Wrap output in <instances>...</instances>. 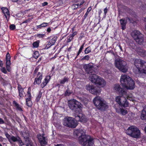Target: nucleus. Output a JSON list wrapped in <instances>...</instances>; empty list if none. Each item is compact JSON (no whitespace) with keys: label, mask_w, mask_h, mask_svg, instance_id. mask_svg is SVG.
<instances>
[{"label":"nucleus","mask_w":146,"mask_h":146,"mask_svg":"<svg viewBox=\"0 0 146 146\" xmlns=\"http://www.w3.org/2000/svg\"><path fill=\"white\" fill-rule=\"evenodd\" d=\"M94 67L93 64L92 63L85 64L83 66V69L85 72L87 74H91L89 77L90 80L91 82L100 87L104 86L106 84L105 80L100 77L93 74Z\"/></svg>","instance_id":"1"},{"label":"nucleus","mask_w":146,"mask_h":146,"mask_svg":"<svg viewBox=\"0 0 146 146\" xmlns=\"http://www.w3.org/2000/svg\"><path fill=\"white\" fill-rule=\"evenodd\" d=\"M90 58V56L89 55H86L83 56L81 59V60L82 61L84 60L88 61Z\"/></svg>","instance_id":"34"},{"label":"nucleus","mask_w":146,"mask_h":146,"mask_svg":"<svg viewBox=\"0 0 146 146\" xmlns=\"http://www.w3.org/2000/svg\"><path fill=\"white\" fill-rule=\"evenodd\" d=\"M10 29L11 30H13L16 28V26L14 24L11 25L9 26Z\"/></svg>","instance_id":"46"},{"label":"nucleus","mask_w":146,"mask_h":146,"mask_svg":"<svg viewBox=\"0 0 146 146\" xmlns=\"http://www.w3.org/2000/svg\"><path fill=\"white\" fill-rule=\"evenodd\" d=\"M43 74L42 72H38L37 74L36 77L35 78L34 83V84H39L41 82Z\"/></svg>","instance_id":"17"},{"label":"nucleus","mask_w":146,"mask_h":146,"mask_svg":"<svg viewBox=\"0 0 146 146\" xmlns=\"http://www.w3.org/2000/svg\"><path fill=\"white\" fill-rule=\"evenodd\" d=\"M47 82H45L43 81L40 84V87L42 88H43L47 84Z\"/></svg>","instance_id":"45"},{"label":"nucleus","mask_w":146,"mask_h":146,"mask_svg":"<svg viewBox=\"0 0 146 146\" xmlns=\"http://www.w3.org/2000/svg\"><path fill=\"white\" fill-rule=\"evenodd\" d=\"M57 39V36H54L49 41L53 45H54Z\"/></svg>","instance_id":"29"},{"label":"nucleus","mask_w":146,"mask_h":146,"mask_svg":"<svg viewBox=\"0 0 146 146\" xmlns=\"http://www.w3.org/2000/svg\"><path fill=\"white\" fill-rule=\"evenodd\" d=\"M13 104L14 106L16 108L17 110L21 111H23V110L21 108L20 106L19 105L15 100L13 101Z\"/></svg>","instance_id":"25"},{"label":"nucleus","mask_w":146,"mask_h":146,"mask_svg":"<svg viewBox=\"0 0 146 146\" xmlns=\"http://www.w3.org/2000/svg\"><path fill=\"white\" fill-rule=\"evenodd\" d=\"M115 66L119 70L125 73L127 71L128 69L127 63L124 61L119 59L116 62Z\"/></svg>","instance_id":"8"},{"label":"nucleus","mask_w":146,"mask_h":146,"mask_svg":"<svg viewBox=\"0 0 146 146\" xmlns=\"http://www.w3.org/2000/svg\"><path fill=\"white\" fill-rule=\"evenodd\" d=\"M77 34V32L76 31L74 32L72 34H70V36H72L73 38Z\"/></svg>","instance_id":"53"},{"label":"nucleus","mask_w":146,"mask_h":146,"mask_svg":"<svg viewBox=\"0 0 146 146\" xmlns=\"http://www.w3.org/2000/svg\"><path fill=\"white\" fill-rule=\"evenodd\" d=\"M75 119L77 122L80 121L82 122L86 123L87 121L86 117L82 113V112L75 114Z\"/></svg>","instance_id":"16"},{"label":"nucleus","mask_w":146,"mask_h":146,"mask_svg":"<svg viewBox=\"0 0 146 146\" xmlns=\"http://www.w3.org/2000/svg\"><path fill=\"white\" fill-rule=\"evenodd\" d=\"M27 97H28L27 98H31V92H27Z\"/></svg>","instance_id":"56"},{"label":"nucleus","mask_w":146,"mask_h":146,"mask_svg":"<svg viewBox=\"0 0 146 146\" xmlns=\"http://www.w3.org/2000/svg\"><path fill=\"white\" fill-rule=\"evenodd\" d=\"M137 52L142 56L145 57L146 56V51L145 50L140 49L139 51H138Z\"/></svg>","instance_id":"28"},{"label":"nucleus","mask_w":146,"mask_h":146,"mask_svg":"<svg viewBox=\"0 0 146 146\" xmlns=\"http://www.w3.org/2000/svg\"><path fill=\"white\" fill-rule=\"evenodd\" d=\"M5 135L8 139H10V137H11V136L8 133L5 134Z\"/></svg>","instance_id":"57"},{"label":"nucleus","mask_w":146,"mask_h":146,"mask_svg":"<svg viewBox=\"0 0 146 146\" xmlns=\"http://www.w3.org/2000/svg\"><path fill=\"white\" fill-rule=\"evenodd\" d=\"M49 23L44 22L39 25H36V29L35 30L36 31L38 29H41L43 27H46L49 25Z\"/></svg>","instance_id":"23"},{"label":"nucleus","mask_w":146,"mask_h":146,"mask_svg":"<svg viewBox=\"0 0 146 146\" xmlns=\"http://www.w3.org/2000/svg\"><path fill=\"white\" fill-rule=\"evenodd\" d=\"M93 103L98 110L105 111L108 108V103L104 100L99 96H96L94 98Z\"/></svg>","instance_id":"3"},{"label":"nucleus","mask_w":146,"mask_h":146,"mask_svg":"<svg viewBox=\"0 0 146 146\" xmlns=\"http://www.w3.org/2000/svg\"><path fill=\"white\" fill-rule=\"evenodd\" d=\"M6 69L7 71L9 72H10L11 70V68L10 66H6Z\"/></svg>","instance_id":"55"},{"label":"nucleus","mask_w":146,"mask_h":146,"mask_svg":"<svg viewBox=\"0 0 146 146\" xmlns=\"http://www.w3.org/2000/svg\"><path fill=\"white\" fill-rule=\"evenodd\" d=\"M10 139L12 141L14 142L17 141L20 144L23 143V142L21 138L20 137L18 136L15 137L14 136H12L10 137Z\"/></svg>","instance_id":"21"},{"label":"nucleus","mask_w":146,"mask_h":146,"mask_svg":"<svg viewBox=\"0 0 146 146\" xmlns=\"http://www.w3.org/2000/svg\"><path fill=\"white\" fill-rule=\"evenodd\" d=\"M46 36L45 34H38L37 35V36L40 38H43Z\"/></svg>","instance_id":"51"},{"label":"nucleus","mask_w":146,"mask_h":146,"mask_svg":"<svg viewBox=\"0 0 146 146\" xmlns=\"http://www.w3.org/2000/svg\"><path fill=\"white\" fill-rule=\"evenodd\" d=\"M52 45H53L51 44L50 42L48 41V43L44 48V49H47Z\"/></svg>","instance_id":"41"},{"label":"nucleus","mask_w":146,"mask_h":146,"mask_svg":"<svg viewBox=\"0 0 146 146\" xmlns=\"http://www.w3.org/2000/svg\"><path fill=\"white\" fill-rule=\"evenodd\" d=\"M133 37L139 44H141L143 42V35L139 31H135Z\"/></svg>","instance_id":"12"},{"label":"nucleus","mask_w":146,"mask_h":146,"mask_svg":"<svg viewBox=\"0 0 146 146\" xmlns=\"http://www.w3.org/2000/svg\"><path fill=\"white\" fill-rule=\"evenodd\" d=\"M39 41H37L34 42L33 44V47L34 48H37L39 46Z\"/></svg>","instance_id":"40"},{"label":"nucleus","mask_w":146,"mask_h":146,"mask_svg":"<svg viewBox=\"0 0 146 146\" xmlns=\"http://www.w3.org/2000/svg\"><path fill=\"white\" fill-rule=\"evenodd\" d=\"M11 56L9 52H7L6 56V66H10L11 65L10 61Z\"/></svg>","instance_id":"22"},{"label":"nucleus","mask_w":146,"mask_h":146,"mask_svg":"<svg viewBox=\"0 0 146 146\" xmlns=\"http://www.w3.org/2000/svg\"><path fill=\"white\" fill-rule=\"evenodd\" d=\"M127 100H130V101H133V98L132 97H130L129 96H127Z\"/></svg>","instance_id":"58"},{"label":"nucleus","mask_w":146,"mask_h":146,"mask_svg":"<svg viewBox=\"0 0 146 146\" xmlns=\"http://www.w3.org/2000/svg\"><path fill=\"white\" fill-rule=\"evenodd\" d=\"M48 4V3L46 2H44L43 3H42V6L44 7V6H46Z\"/></svg>","instance_id":"59"},{"label":"nucleus","mask_w":146,"mask_h":146,"mask_svg":"<svg viewBox=\"0 0 146 146\" xmlns=\"http://www.w3.org/2000/svg\"><path fill=\"white\" fill-rule=\"evenodd\" d=\"M79 143L83 146H92L94 144V139L91 136L87 135Z\"/></svg>","instance_id":"9"},{"label":"nucleus","mask_w":146,"mask_h":146,"mask_svg":"<svg viewBox=\"0 0 146 146\" xmlns=\"http://www.w3.org/2000/svg\"><path fill=\"white\" fill-rule=\"evenodd\" d=\"M114 89L117 94L122 96H127V94L126 90L124 89L121 88L119 84H115Z\"/></svg>","instance_id":"15"},{"label":"nucleus","mask_w":146,"mask_h":146,"mask_svg":"<svg viewBox=\"0 0 146 146\" xmlns=\"http://www.w3.org/2000/svg\"><path fill=\"white\" fill-rule=\"evenodd\" d=\"M91 9H92L91 7H89L88 8V9L87 10V11L88 12V13H89L91 10Z\"/></svg>","instance_id":"63"},{"label":"nucleus","mask_w":146,"mask_h":146,"mask_svg":"<svg viewBox=\"0 0 146 146\" xmlns=\"http://www.w3.org/2000/svg\"><path fill=\"white\" fill-rule=\"evenodd\" d=\"M79 4L78 3L77 4H74L72 5V7L74 9H76L78 8L79 7Z\"/></svg>","instance_id":"47"},{"label":"nucleus","mask_w":146,"mask_h":146,"mask_svg":"<svg viewBox=\"0 0 146 146\" xmlns=\"http://www.w3.org/2000/svg\"><path fill=\"white\" fill-rule=\"evenodd\" d=\"M1 71L5 74H6L7 73V71L5 68L3 67L1 68Z\"/></svg>","instance_id":"48"},{"label":"nucleus","mask_w":146,"mask_h":146,"mask_svg":"<svg viewBox=\"0 0 146 146\" xmlns=\"http://www.w3.org/2000/svg\"><path fill=\"white\" fill-rule=\"evenodd\" d=\"M120 111L121 113L123 115H126L127 113V111L126 110L123 108H120Z\"/></svg>","instance_id":"39"},{"label":"nucleus","mask_w":146,"mask_h":146,"mask_svg":"<svg viewBox=\"0 0 146 146\" xmlns=\"http://www.w3.org/2000/svg\"><path fill=\"white\" fill-rule=\"evenodd\" d=\"M39 56V54L38 51H35L34 52L33 56L34 58L36 59Z\"/></svg>","instance_id":"35"},{"label":"nucleus","mask_w":146,"mask_h":146,"mask_svg":"<svg viewBox=\"0 0 146 146\" xmlns=\"http://www.w3.org/2000/svg\"><path fill=\"white\" fill-rule=\"evenodd\" d=\"M26 105L29 107H32L33 105V103L31 101V98H27L26 99Z\"/></svg>","instance_id":"26"},{"label":"nucleus","mask_w":146,"mask_h":146,"mask_svg":"<svg viewBox=\"0 0 146 146\" xmlns=\"http://www.w3.org/2000/svg\"><path fill=\"white\" fill-rule=\"evenodd\" d=\"M68 79L67 77H64L63 80L60 81V84H64L65 82L68 81Z\"/></svg>","instance_id":"38"},{"label":"nucleus","mask_w":146,"mask_h":146,"mask_svg":"<svg viewBox=\"0 0 146 146\" xmlns=\"http://www.w3.org/2000/svg\"><path fill=\"white\" fill-rule=\"evenodd\" d=\"M120 81L123 87L127 89L133 90L135 88V82L129 76L125 74L121 76Z\"/></svg>","instance_id":"2"},{"label":"nucleus","mask_w":146,"mask_h":146,"mask_svg":"<svg viewBox=\"0 0 146 146\" xmlns=\"http://www.w3.org/2000/svg\"><path fill=\"white\" fill-rule=\"evenodd\" d=\"M140 118L142 120H146V107L142 110Z\"/></svg>","instance_id":"24"},{"label":"nucleus","mask_w":146,"mask_h":146,"mask_svg":"<svg viewBox=\"0 0 146 146\" xmlns=\"http://www.w3.org/2000/svg\"><path fill=\"white\" fill-rule=\"evenodd\" d=\"M39 68L38 66H37V67H36L33 72L34 74H36L38 72L39 69Z\"/></svg>","instance_id":"50"},{"label":"nucleus","mask_w":146,"mask_h":146,"mask_svg":"<svg viewBox=\"0 0 146 146\" xmlns=\"http://www.w3.org/2000/svg\"><path fill=\"white\" fill-rule=\"evenodd\" d=\"M4 123V121L0 117V124H3Z\"/></svg>","instance_id":"60"},{"label":"nucleus","mask_w":146,"mask_h":146,"mask_svg":"<svg viewBox=\"0 0 146 146\" xmlns=\"http://www.w3.org/2000/svg\"><path fill=\"white\" fill-rule=\"evenodd\" d=\"M42 93L40 91L39 92L38 94L36 97L35 100L37 102H38L42 97Z\"/></svg>","instance_id":"31"},{"label":"nucleus","mask_w":146,"mask_h":146,"mask_svg":"<svg viewBox=\"0 0 146 146\" xmlns=\"http://www.w3.org/2000/svg\"><path fill=\"white\" fill-rule=\"evenodd\" d=\"M51 79V77L50 75H48L46 76L44 80V81L45 82H47V84H48L50 81Z\"/></svg>","instance_id":"37"},{"label":"nucleus","mask_w":146,"mask_h":146,"mask_svg":"<svg viewBox=\"0 0 146 146\" xmlns=\"http://www.w3.org/2000/svg\"><path fill=\"white\" fill-rule=\"evenodd\" d=\"M115 101L119 104L120 108H125L129 106V103L125 96L124 97L117 96L115 98Z\"/></svg>","instance_id":"10"},{"label":"nucleus","mask_w":146,"mask_h":146,"mask_svg":"<svg viewBox=\"0 0 146 146\" xmlns=\"http://www.w3.org/2000/svg\"><path fill=\"white\" fill-rule=\"evenodd\" d=\"M73 38L71 36H70V35L69 36L67 37V40H66V42L67 43H68L70 42V41H71L72 39H73Z\"/></svg>","instance_id":"44"},{"label":"nucleus","mask_w":146,"mask_h":146,"mask_svg":"<svg viewBox=\"0 0 146 146\" xmlns=\"http://www.w3.org/2000/svg\"><path fill=\"white\" fill-rule=\"evenodd\" d=\"M63 125L68 127L74 128L78 125V122L73 118L67 117L64 120Z\"/></svg>","instance_id":"7"},{"label":"nucleus","mask_w":146,"mask_h":146,"mask_svg":"<svg viewBox=\"0 0 146 146\" xmlns=\"http://www.w3.org/2000/svg\"><path fill=\"white\" fill-rule=\"evenodd\" d=\"M85 43H83L80 46V48H79L78 51V52L75 58V59H76L78 56L80 55V53L82 52V50L84 48V45L85 44Z\"/></svg>","instance_id":"27"},{"label":"nucleus","mask_w":146,"mask_h":146,"mask_svg":"<svg viewBox=\"0 0 146 146\" xmlns=\"http://www.w3.org/2000/svg\"><path fill=\"white\" fill-rule=\"evenodd\" d=\"M129 45L131 48L134 49L135 48V45L134 41H130L129 43Z\"/></svg>","instance_id":"33"},{"label":"nucleus","mask_w":146,"mask_h":146,"mask_svg":"<svg viewBox=\"0 0 146 146\" xmlns=\"http://www.w3.org/2000/svg\"><path fill=\"white\" fill-rule=\"evenodd\" d=\"M30 21V20L29 19H28L27 20H26L23 21L22 22V23H27L28 22H29Z\"/></svg>","instance_id":"62"},{"label":"nucleus","mask_w":146,"mask_h":146,"mask_svg":"<svg viewBox=\"0 0 146 146\" xmlns=\"http://www.w3.org/2000/svg\"><path fill=\"white\" fill-rule=\"evenodd\" d=\"M126 134L131 137L135 138H139L140 131L139 129L135 126H131L129 127L126 131Z\"/></svg>","instance_id":"6"},{"label":"nucleus","mask_w":146,"mask_h":146,"mask_svg":"<svg viewBox=\"0 0 146 146\" xmlns=\"http://www.w3.org/2000/svg\"><path fill=\"white\" fill-rule=\"evenodd\" d=\"M74 134L78 139L79 143L80 142V140L83 139L87 135H86L85 132L80 129L74 130Z\"/></svg>","instance_id":"13"},{"label":"nucleus","mask_w":146,"mask_h":146,"mask_svg":"<svg viewBox=\"0 0 146 146\" xmlns=\"http://www.w3.org/2000/svg\"><path fill=\"white\" fill-rule=\"evenodd\" d=\"M89 13H88V12L87 11L86 13H85L84 16V19H85L86 17L88 15Z\"/></svg>","instance_id":"64"},{"label":"nucleus","mask_w":146,"mask_h":146,"mask_svg":"<svg viewBox=\"0 0 146 146\" xmlns=\"http://www.w3.org/2000/svg\"><path fill=\"white\" fill-rule=\"evenodd\" d=\"M119 22L123 30H125L126 28V25L127 23V20L123 18L119 20Z\"/></svg>","instance_id":"19"},{"label":"nucleus","mask_w":146,"mask_h":146,"mask_svg":"<svg viewBox=\"0 0 146 146\" xmlns=\"http://www.w3.org/2000/svg\"><path fill=\"white\" fill-rule=\"evenodd\" d=\"M1 10L4 16L5 17L7 20L8 21L7 19L8 18L9 19L10 17V13L8 9L6 7H3L1 8Z\"/></svg>","instance_id":"20"},{"label":"nucleus","mask_w":146,"mask_h":146,"mask_svg":"<svg viewBox=\"0 0 146 146\" xmlns=\"http://www.w3.org/2000/svg\"><path fill=\"white\" fill-rule=\"evenodd\" d=\"M72 93V92L68 88L65 92L64 95L65 96H69Z\"/></svg>","instance_id":"36"},{"label":"nucleus","mask_w":146,"mask_h":146,"mask_svg":"<svg viewBox=\"0 0 146 146\" xmlns=\"http://www.w3.org/2000/svg\"><path fill=\"white\" fill-rule=\"evenodd\" d=\"M91 52V48L90 46L85 48L84 50V54H87L90 53Z\"/></svg>","instance_id":"32"},{"label":"nucleus","mask_w":146,"mask_h":146,"mask_svg":"<svg viewBox=\"0 0 146 146\" xmlns=\"http://www.w3.org/2000/svg\"><path fill=\"white\" fill-rule=\"evenodd\" d=\"M17 89L19 94V96L20 98H23L24 97V88H23L22 86L19 84H17Z\"/></svg>","instance_id":"18"},{"label":"nucleus","mask_w":146,"mask_h":146,"mask_svg":"<svg viewBox=\"0 0 146 146\" xmlns=\"http://www.w3.org/2000/svg\"><path fill=\"white\" fill-rule=\"evenodd\" d=\"M44 133L38 134L37 135V138L41 146H45L48 144V139L47 137L44 136Z\"/></svg>","instance_id":"14"},{"label":"nucleus","mask_w":146,"mask_h":146,"mask_svg":"<svg viewBox=\"0 0 146 146\" xmlns=\"http://www.w3.org/2000/svg\"><path fill=\"white\" fill-rule=\"evenodd\" d=\"M126 19H128L130 23H132L133 21V19L132 18L129 17H126Z\"/></svg>","instance_id":"54"},{"label":"nucleus","mask_w":146,"mask_h":146,"mask_svg":"<svg viewBox=\"0 0 146 146\" xmlns=\"http://www.w3.org/2000/svg\"><path fill=\"white\" fill-rule=\"evenodd\" d=\"M22 135L25 139H27L29 138V134L26 131L21 132Z\"/></svg>","instance_id":"30"},{"label":"nucleus","mask_w":146,"mask_h":146,"mask_svg":"<svg viewBox=\"0 0 146 146\" xmlns=\"http://www.w3.org/2000/svg\"><path fill=\"white\" fill-rule=\"evenodd\" d=\"M52 45H53L51 44L50 42L48 41V43L44 48V49H47Z\"/></svg>","instance_id":"42"},{"label":"nucleus","mask_w":146,"mask_h":146,"mask_svg":"<svg viewBox=\"0 0 146 146\" xmlns=\"http://www.w3.org/2000/svg\"><path fill=\"white\" fill-rule=\"evenodd\" d=\"M51 29L50 27H49L46 30V31L48 33H50L51 32Z\"/></svg>","instance_id":"61"},{"label":"nucleus","mask_w":146,"mask_h":146,"mask_svg":"<svg viewBox=\"0 0 146 146\" xmlns=\"http://www.w3.org/2000/svg\"><path fill=\"white\" fill-rule=\"evenodd\" d=\"M104 15L103 16V18H105L106 16V15L108 11V9L107 7H106L104 9Z\"/></svg>","instance_id":"43"},{"label":"nucleus","mask_w":146,"mask_h":146,"mask_svg":"<svg viewBox=\"0 0 146 146\" xmlns=\"http://www.w3.org/2000/svg\"><path fill=\"white\" fill-rule=\"evenodd\" d=\"M134 64L137 70L135 72V74L146 73V62L140 59H137L134 61Z\"/></svg>","instance_id":"4"},{"label":"nucleus","mask_w":146,"mask_h":146,"mask_svg":"<svg viewBox=\"0 0 146 146\" xmlns=\"http://www.w3.org/2000/svg\"><path fill=\"white\" fill-rule=\"evenodd\" d=\"M97 86H99L96 84ZM100 86L99 87H95L93 85H89L86 86V89L89 90V92L95 95H100L101 91V89L100 87H102Z\"/></svg>","instance_id":"11"},{"label":"nucleus","mask_w":146,"mask_h":146,"mask_svg":"<svg viewBox=\"0 0 146 146\" xmlns=\"http://www.w3.org/2000/svg\"><path fill=\"white\" fill-rule=\"evenodd\" d=\"M68 106L70 109L77 114L82 112V104L75 100L68 102Z\"/></svg>","instance_id":"5"},{"label":"nucleus","mask_w":146,"mask_h":146,"mask_svg":"<svg viewBox=\"0 0 146 146\" xmlns=\"http://www.w3.org/2000/svg\"><path fill=\"white\" fill-rule=\"evenodd\" d=\"M124 9L125 10L129 13H130L131 11H132L130 8L127 7H125Z\"/></svg>","instance_id":"49"},{"label":"nucleus","mask_w":146,"mask_h":146,"mask_svg":"<svg viewBox=\"0 0 146 146\" xmlns=\"http://www.w3.org/2000/svg\"><path fill=\"white\" fill-rule=\"evenodd\" d=\"M102 12L101 9H98V17L99 19V20H100L101 19V15L102 13Z\"/></svg>","instance_id":"52"}]
</instances>
